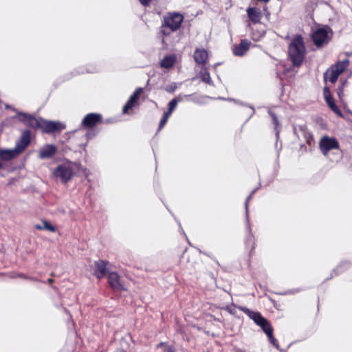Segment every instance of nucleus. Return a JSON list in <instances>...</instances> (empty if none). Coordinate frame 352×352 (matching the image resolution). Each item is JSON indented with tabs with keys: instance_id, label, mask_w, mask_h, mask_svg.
<instances>
[{
	"instance_id": "ea45409f",
	"label": "nucleus",
	"mask_w": 352,
	"mask_h": 352,
	"mask_svg": "<svg viewBox=\"0 0 352 352\" xmlns=\"http://www.w3.org/2000/svg\"><path fill=\"white\" fill-rule=\"evenodd\" d=\"M3 168V164L1 162H0V169H1Z\"/></svg>"
},
{
	"instance_id": "7c9ffc66",
	"label": "nucleus",
	"mask_w": 352,
	"mask_h": 352,
	"mask_svg": "<svg viewBox=\"0 0 352 352\" xmlns=\"http://www.w3.org/2000/svg\"><path fill=\"white\" fill-rule=\"evenodd\" d=\"M271 302L272 303L273 306L279 311L283 310V304L280 303L278 301L274 300V299H270Z\"/></svg>"
},
{
	"instance_id": "a211bd4d",
	"label": "nucleus",
	"mask_w": 352,
	"mask_h": 352,
	"mask_svg": "<svg viewBox=\"0 0 352 352\" xmlns=\"http://www.w3.org/2000/svg\"><path fill=\"white\" fill-rule=\"evenodd\" d=\"M193 58L197 64L203 67L206 66L208 60V53L204 49L196 48L194 52Z\"/></svg>"
},
{
	"instance_id": "58836bf2",
	"label": "nucleus",
	"mask_w": 352,
	"mask_h": 352,
	"mask_svg": "<svg viewBox=\"0 0 352 352\" xmlns=\"http://www.w3.org/2000/svg\"><path fill=\"white\" fill-rule=\"evenodd\" d=\"M263 10L264 12H266L267 11V6H263Z\"/></svg>"
},
{
	"instance_id": "6e6552de",
	"label": "nucleus",
	"mask_w": 352,
	"mask_h": 352,
	"mask_svg": "<svg viewBox=\"0 0 352 352\" xmlns=\"http://www.w3.org/2000/svg\"><path fill=\"white\" fill-rule=\"evenodd\" d=\"M257 3H255L254 6H249L246 9L248 21V27L251 28L252 24L261 23V19L263 17V12L260 8L256 7Z\"/></svg>"
},
{
	"instance_id": "b1692460",
	"label": "nucleus",
	"mask_w": 352,
	"mask_h": 352,
	"mask_svg": "<svg viewBox=\"0 0 352 352\" xmlns=\"http://www.w3.org/2000/svg\"><path fill=\"white\" fill-rule=\"evenodd\" d=\"M199 75L203 82H206L209 85H213V81L210 77V74L208 72V69L206 66H204L202 67Z\"/></svg>"
},
{
	"instance_id": "c9c22d12",
	"label": "nucleus",
	"mask_w": 352,
	"mask_h": 352,
	"mask_svg": "<svg viewBox=\"0 0 352 352\" xmlns=\"http://www.w3.org/2000/svg\"><path fill=\"white\" fill-rule=\"evenodd\" d=\"M139 1L143 6L146 7L151 4L152 0H139Z\"/></svg>"
},
{
	"instance_id": "f3484780",
	"label": "nucleus",
	"mask_w": 352,
	"mask_h": 352,
	"mask_svg": "<svg viewBox=\"0 0 352 352\" xmlns=\"http://www.w3.org/2000/svg\"><path fill=\"white\" fill-rule=\"evenodd\" d=\"M250 45L251 42L249 40L246 38L241 40L239 44L234 45L233 54L239 56H243L249 50Z\"/></svg>"
},
{
	"instance_id": "a878e982",
	"label": "nucleus",
	"mask_w": 352,
	"mask_h": 352,
	"mask_svg": "<svg viewBox=\"0 0 352 352\" xmlns=\"http://www.w3.org/2000/svg\"><path fill=\"white\" fill-rule=\"evenodd\" d=\"M182 98L180 96L177 97V98H175L173 99H172L168 104V111H166L165 113H168V115H171V113H173V111L175 110V109L176 108L177 104L179 102H180L182 100Z\"/></svg>"
},
{
	"instance_id": "39448f33",
	"label": "nucleus",
	"mask_w": 352,
	"mask_h": 352,
	"mask_svg": "<svg viewBox=\"0 0 352 352\" xmlns=\"http://www.w3.org/2000/svg\"><path fill=\"white\" fill-rule=\"evenodd\" d=\"M56 178H58L63 184H67L74 176V169L71 166L60 164L53 171Z\"/></svg>"
},
{
	"instance_id": "4c0bfd02",
	"label": "nucleus",
	"mask_w": 352,
	"mask_h": 352,
	"mask_svg": "<svg viewBox=\"0 0 352 352\" xmlns=\"http://www.w3.org/2000/svg\"><path fill=\"white\" fill-rule=\"evenodd\" d=\"M54 282V280L51 278H50L47 280V283L50 285H52Z\"/></svg>"
},
{
	"instance_id": "4be33fe9",
	"label": "nucleus",
	"mask_w": 352,
	"mask_h": 352,
	"mask_svg": "<svg viewBox=\"0 0 352 352\" xmlns=\"http://www.w3.org/2000/svg\"><path fill=\"white\" fill-rule=\"evenodd\" d=\"M176 62V56L175 55H166L160 62V66L162 68L165 69H170L173 67Z\"/></svg>"
},
{
	"instance_id": "9d476101",
	"label": "nucleus",
	"mask_w": 352,
	"mask_h": 352,
	"mask_svg": "<svg viewBox=\"0 0 352 352\" xmlns=\"http://www.w3.org/2000/svg\"><path fill=\"white\" fill-rule=\"evenodd\" d=\"M102 123V116L100 113H87L82 120L81 125L87 129L93 128Z\"/></svg>"
},
{
	"instance_id": "393cba45",
	"label": "nucleus",
	"mask_w": 352,
	"mask_h": 352,
	"mask_svg": "<svg viewBox=\"0 0 352 352\" xmlns=\"http://www.w3.org/2000/svg\"><path fill=\"white\" fill-rule=\"evenodd\" d=\"M255 245H256V243H255V239H254V236L251 234L250 233L247 237H246V239H245V245L247 248H250V254L251 255L254 251V249H255Z\"/></svg>"
},
{
	"instance_id": "2eb2a0df",
	"label": "nucleus",
	"mask_w": 352,
	"mask_h": 352,
	"mask_svg": "<svg viewBox=\"0 0 352 352\" xmlns=\"http://www.w3.org/2000/svg\"><path fill=\"white\" fill-rule=\"evenodd\" d=\"M324 98L325 101L328 105V107L333 111L336 114L340 116H342V113L341 110L336 105L335 100L331 96L330 91L328 87H325L324 88Z\"/></svg>"
},
{
	"instance_id": "20e7f679",
	"label": "nucleus",
	"mask_w": 352,
	"mask_h": 352,
	"mask_svg": "<svg viewBox=\"0 0 352 352\" xmlns=\"http://www.w3.org/2000/svg\"><path fill=\"white\" fill-rule=\"evenodd\" d=\"M349 64L348 60L339 61L331 65L324 73V78L332 83H335L338 76L346 69Z\"/></svg>"
},
{
	"instance_id": "ddd939ff",
	"label": "nucleus",
	"mask_w": 352,
	"mask_h": 352,
	"mask_svg": "<svg viewBox=\"0 0 352 352\" xmlns=\"http://www.w3.org/2000/svg\"><path fill=\"white\" fill-rule=\"evenodd\" d=\"M294 133L297 136H298V133H300L307 146H310V148L314 146L315 142L314 135L309 131L306 124L299 125L298 127H294Z\"/></svg>"
},
{
	"instance_id": "aec40b11",
	"label": "nucleus",
	"mask_w": 352,
	"mask_h": 352,
	"mask_svg": "<svg viewBox=\"0 0 352 352\" xmlns=\"http://www.w3.org/2000/svg\"><path fill=\"white\" fill-rule=\"evenodd\" d=\"M24 117V121L25 122L27 126L34 129L41 128V121L43 120L42 118L37 119L35 117L28 114H25Z\"/></svg>"
},
{
	"instance_id": "4468645a",
	"label": "nucleus",
	"mask_w": 352,
	"mask_h": 352,
	"mask_svg": "<svg viewBox=\"0 0 352 352\" xmlns=\"http://www.w3.org/2000/svg\"><path fill=\"white\" fill-rule=\"evenodd\" d=\"M143 93V88H137L123 107V113H128L129 111L132 109L138 104L140 95Z\"/></svg>"
},
{
	"instance_id": "f704fd0d",
	"label": "nucleus",
	"mask_w": 352,
	"mask_h": 352,
	"mask_svg": "<svg viewBox=\"0 0 352 352\" xmlns=\"http://www.w3.org/2000/svg\"><path fill=\"white\" fill-rule=\"evenodd\" d=\"M254 191H252L250 195L247 197L246 200H245V210H246V212H248V204H249V201L250 200L252 199V195L254 194Z\"/></svg>"
},
{
	"instance_id": "72a5a7b5",
	"label": "nucleus",
	"mask_w": 352,
	"mask_h": 352,
	"mask_svg": "<svg viewBox=\"0 0 352 352\" xmlns=\"http://www.w3.org/2000/svg\"><path fill=\"white\" fill-rule=\"evenodd\" d=\"M177 89L175 84H171L166 88V91L169 93H173Z\"/></svg>"
},
{
	"instance_id": "bb28decb",
	"label": "nucleus",
	"mask_w": 352,
	"mask_h": 352,
	"mask_svg": "<svg viewBox=\"0 0 352 352\" xmlns=\"http://www.w3.org/2000/svg\"><path fill=\"white\" fill-rule=\"evenodd\" d=\"M7 276L10 278H21L25 280H37L36 279L27 276L26 274L21 272H12L8 274H7Z\"/></svg>"
},
{
	"instance_id": "dca6fc26",
	"label": "nucleus",
	"mask_w": 352,
	"mask_h": 352,
	"mask_svg": "<svg viewBox=\"0 0 352 352\" xmlns=\"http://www.w3.org/2000/svg\"><path fill=\"white\" fill-rule=\"evenodd\" d=\"M57 152V147L54 144H46L38 152V158L41 160L53 157Z\"/></svg>"
},
{
	"instance_id": "e433bc0d",
	"label": "nucleus",
	"mask_w": 352,
	"mask_h": 352,
	"mask_svg": "<svg viewBox=\"0 0 352 352\" xmlns=\"http://www.w3.org/2000/svg\"><path fill=\"white\" fill-rule=\"evenodd\" d=\"M34 227H35V228H36V230H43V226H41V225H39V224H36V225H35V226H34Z\"/></svg>"
},
{
	"instance_id": "473e14b6",
	"label": "nucleus",
	"mask_w": 352,
	"mask_h": 352,
	"mask_svg": "<svg viewBox=\"0 0 352 352\" xmlns=\"http://www.w3.org/2000/svg\"><path fill=\"white\" fill-rule=\"evenodd\" d=\"M312 148H311V150L310 149V146H309V148L307 147V146L305 145V144H301L300 145V151L302 153H307L308 151H312Z\"/></svg>"
},
{
	"instance_id": "0eeeda50",
	"label": "nucleus",
	"mask_w": 352,
	"mask_h": 352,
	"mask_svg": "<svg viewBox=\"0 0 352 352\" xmlns=\"http://www.w3.org/2000/svg\"><path fill=\"white\" fill-rule=\"evenodd\" d=\"M65 129V125L60 122L50 121L43 119L40 129L44 133H60Z\"/></svg>"
},
{
	"instance_id": "5701e85b",
	"label": "nucleus",
	"mask_w": 352,
	"mask_h": 352,
	"mask_svg": "<svg viewBox=\"0 0 352 352\" xmlns=\"http://www.w3.org/2000/svg\"><path fill=\"white\" fill-rule=\"evenodd\" d=\"M257 325L262 329L266 336H270L273 333V327L270 322L264 317L259 321Z\"/></svg>"
},
{
	"instance_id": "7ed1b4c3",
	"label": "nucleus",
	"mask_w": 352,
	"mask_h": 352,
	"mask_svg": "<svg viewBox=\"0 0 352 352\" xmlns=\"http://www.w3.org/2000/svg\"><path fill=\"white\" fill-rule=\"evenodd\" d=\"M333 32L329 25H322L312 30L310 38L313 44L318 48L321 49L327 45L332 40Z\"/></svg>"
},
{
	"instance_id": "f8f14e48",
	"label": "nucleus",
	"mask_w": 352,
	"mask_h": 352,
	"mask_svg": "<svg viewBox=\"0 0 352 352\" xmlns=\"http://www.w3.org/2000/svg\"><path fill=\"white\" fill-rule=\"evenodd\" d=\"M109 262L105 260L100 259L94 262V275L99 280L106 276L109 272L108 266Z\"/></svg>"
},
{
	"instance_id": "a19ab883",
	"label": "nucleus",
	"mask_w": 352,
	"mask_h": 352,
	"mask_svg": "<svg viewBox=\"0 0 352 352\" xmlns=\"http://www.w3.org/2000/svg\"><path fill=\"white\" fill-rule=\"evenodd\" d=\"M50 275H51L52 276H54V273H53V272H52V273H51V274H50Z\"/></svg>"
},
{
	"instance_id": "f257e3e1",
	"label": "nucleus",
	"mask_w": 352,
	"mask_h": 352,
	"mask_svg": "<svg viewBox=\"0 0 352 352\" xmlns=\"http://www.w3.org/2000/svg\"><path fill=\"white\" fill-rule=\"evenodd\" d=\"M184 19V15L178 12H168L164 15L159 32L163 44H166V38L180 29Z\"/></svg>"
},
{
	"instance_id": "c85d7f7f",
	"label": "nucleus",
	"mask_w": 352,
	"mask_h": 352,
	"mask_svg": "<svg viewBox=\"0 0 352 352\" xmlns=\"http://www.w3.org/2000/svg\"><path fill=\"white\" fill-rule=\"evenodd\" d=\"M43 230H47L51 232H55L56 231V228L55 226L52 225L50 222L46 220H43Z\"/></svg>"
},
{
	"instance_id": "9b49d317",
	"label": "nucleus",
	"mask_w": 352,
	"mask_h": 352,
	"mask_svg": "<svg viewBox=\"0 0 352 352\" xmlns=\"http://www.w3.org/2000/svg\"><path fill=\"white\" fill-rule=\"evenodd\" d=\"M31 142V132L30 130L26 129L24 130L20 138L16 142V145L14 148L17 151V153L20 155L23 153L25 149L28 147Z\"/></svg>"
},
{
	"instance_id": "6ab92c4d",
	"label": "nucleus",
	"mask_w": 352,
	"mask_h": 352,
	"mask_svg": "<svg viewBox=\"0 0 352 352\" xmlns=\"http://www.w3.org/2000/svg\"><path fill=\"white\" fill-rule=\"evenodd\" d=\"M19 154L16 149H0V159L3 161H9L18 157Z\"/></svg>"
},
{
	"instance_id": "cd10ccee",
	"label": "nucleus",
	"mask_w": 352,
	"mask_h": 352,
	"mask_svg": "<svg viewBox=\"0 0 352 352\" xmlns=\"http://www.w3.org/2000/svg\"><path fill=\"white\" fill-rule=\"evenodd\" d=\"M269 113L272 117V122L274 125V129L276 131V133L278 134L280 132V123L278 120V118H277L276 115L272 111H270Z\"/></svg>"
},
{
	"instance_id": "f03ea898",
	"label": "nucleus",
	"mask_w": 352,
	"mask_h": 352,
	"mask_svg": "<svg viewBox=\"0 0 352 352\" xmlns=\"http://www.w3.org/2000/svg\"><path fill=\"white\" fill-rule=\"evenodd\" d=\"M305 41L301 34H296L288 45V55L294 67H299L306 56Z\"/></svg>"
},
{
	"instance_id": "c756f323",
	"label": "nucleus",
	"mask_w": 352,
	"mask_h": 352,
	"mask_svg": "<svg viewBox=\"0 0 352 352\" xmlns=\"http://www.w3.org/2000/svg\"><path fill=\"white\" fill-rule=\"evenodd\" d=\"M169 117H170V115H168V113L164 112V113L163 114V116L160 122L158 131H160L163 129V127L166 125Z\"/></svg>"
},
{
	"instance_id": "412c9836",
	"label": "nucleus",
	"mask_w": 352,
	"mask_h": 352,
	"mask_svg": "<svg viewBox=\"0 0 352 352\" xmlns=\"http://www.w3.org/2000/svg\"><path fill=\"white\" fill-rule=\"evenodd\" d=\"M240 310L251 318L256 324L263 318L260 312L252 311L247 307H241Z\"/></svg>"
},
{
	"instance_id": "1a4fd4ad",
	"label": "nucleus",
	"mask_w": 352,
	"mask_h": 352,
	"mask_svg": "<svg viewBox=\"0 0 352 352\" xmlns=\"http://www.w3.org/2000/svg\"><path fill=\"white\" fill-rule=\"evenodd\" d=\"M108 283L114 291H126L124 283L121 279V276L116 272H111L107 276Z\"/></svg>"
},
{
	"instance_id": "2f4dec72",
	"label": "nucleus",
	"mask_w": 352,
	"mask_h": 352,
	"mask_svg": "<svg viewBox=\"0 0 352 352\" xmlns=\"http://www.w3.org/2000/svg\"><path fill=\"white\" fill-rule=\"evenodd\" d=\"M268 338L269 341L276 348L278 347V340L274 337L273 333H271L270 336H267Z\"/></svg>"
},
{
	"instance_id": "423d86ee",
	"label": "nucleus",
	"mask_w": 352,
	"mask_h": 352,
	"mask_svg": "<svg viewBox=\"0 0 352 352\" xmlns=\"http://www.w3.org/2000/svg\"><path fill=\"white\" fill-rule=\"evenodd\" d=\"M319 148L322 153L327 156L330 151L338 149L340 144L336 138L324 135L320 140Z\"/></svg>"
}]
</instances>
